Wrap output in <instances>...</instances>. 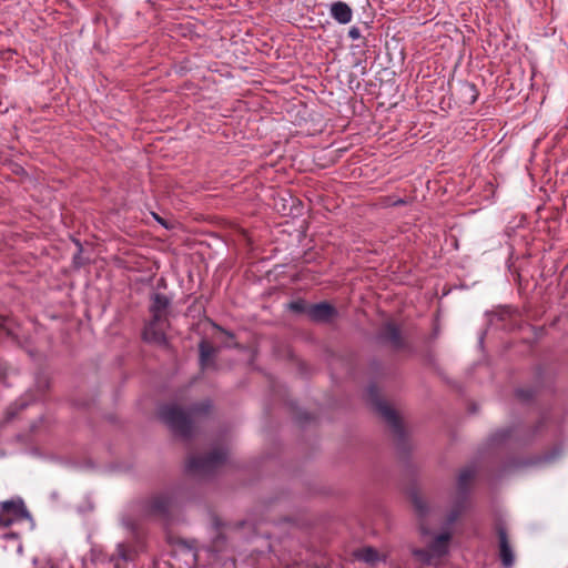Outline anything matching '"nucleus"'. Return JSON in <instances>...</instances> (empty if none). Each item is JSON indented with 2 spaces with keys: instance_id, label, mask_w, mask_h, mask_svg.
<instances>
[{
  "instance_id": "obj_1",
  "label": "nucleus",
  "mask_w": 568,
  "mask_h": 568,
  "mask_svg": "<svg viewBox=\"0 0 568 568\" xmlns=\"http://www.w3.org/2000/svg\"><path fill=\"white\" fill-rule=\"evenodd\" d=\"M476 475L474 466L463 468L457 478V487L452 505L445 516L439 531L432 532L425 521L436 513L423 497L414 495L413 506L420 519L419 530L423 537L429 536L425 548H414L413 556L424 565L438 566L449 555L450 545L455 535V524L467 508V498L471 481Z\"/></svg>"
},
{
  "instance_id": "obj_2",
  "label": "nucleus",
  "mask_w": 568,
  "mask_h": 568,
  "mask_svg": "<svg viewBox=\"0 0 568 568\" xmlns=\"http://www.w3.org/2000/svg\"><path fill=\"white\" fill-rule=\"evenodd\" d=\"M211 408L209 400L191 407L187 412L176 405H164L160 408V418L175 434L183 438H190L193 435L196 423L202 415H205Z\"/></svg>"
},
{
  "instance_id": "obj_3",
  "label": "nucleus",
  "mask_w": 568,
  "mask_h": 568,
  "mask_svg": "<svg viewBox=\"0 0 568 568\" xmlns=\"http://www.w3.org/2000/svg\"><path fill=\"white\" fill-rule=\"evenodd\" d=\"M19 526H26L28 530H32L34 527L33 519L23 500L16 498L0 501V530Z\"/></svg>"
},
{
  "instance_id": "obj_4",
  "label": "nucleus",
  "mask_w": 568,
  "mask_h": 568,
  "mask_svg": "<svg viewBox=\"0 0 568 568\" xmlns=\"http://www.w3.org/2000/svg\"><path fill=\"white\" fill-rule=\"evenodd\" d=\"M227 458V452L223 448H215L207 456H191L186 468L190 473L199 476H210L215 473Z\"/></svg>"
},
{
  "instance_id": "obj_5",
  "label": "nucleus",
  "mask_w": 568,
  "mask_h": 568,
  "mask_svg": "<svg viewBox=\"0 0 568 568\" xmlns=\"http://www.w3.org/2000/svg\"><path fill=\"white\" fill-rule=\"evenodd\" d=\"M135 550L125 542L116 545L115 552L109 557L112 568H126V565L134 559Z\"/></svg>"
},
{
  "instance_id": "obj_6",
  "label": "nucleus",
  "mask_w": 568,
  "mask_h": 568,
  "mask_svg": "<svg viewBox=\"0 0 568 568\" xmlns=\"http://www.w3.org/2000/svg\"><path fill=\"white\" fill-rule=\"evenodd\" d=\"M165 320L156 321L151 320L144 327L143 338L146 342L163 345L166 343L164 333Z\"/></svg>"
},
{
  "instance_id": "obj_7",
  "label": "nucleus",
  "mask_w": 568,
  "mask_h": 568,
  "mask_svg": "<svg viewBox=\"0 0 568 568\" xmlns=\"http://www.w3.org/2000/svg\"><path fill=\"white\" fill-rule=\"evenodd\" d=\"M499 538V557L505 568H511L515 562V555L509 545L506 530L503 527L498 528Z\"/></svg>"
},
{
  "instance_id": "obj_8",
  "label": "nucleus",
  "mask_w": 568,
  "mask_h": 568,
  "mask_svg": "<svg viewBox=\"0 0 568 568\" xmlns=\"http://www.w3.org/2000/svg\"><path fill=\"white\" fill-rule=\"evenodd\" d=\"M329 16L341 24H347L353 19L352 8L344 1H334L328 6Z\"/></svg>"
},
{
  "instance_id": "obj_9",
  "label": "nucleus",
  "mask_w": 568,
  "mask_h": 568,
  "mask_svg": "<svg viewBox=\"0 0 568 568\" xmlns=\"http://www.w3.org/2000/svg\"><path fill=\"white\" fill-rule=\"evenodd\" d=\"M376 410L389 424L395 434H402V425L399 418L392 407H389L386 403L378 400L376 403Z\"/></svg>"
},
{
  "instance_id": "obj_10",
  "label": "nucleus",
  "mask_w": 568,
  "mask_h": 568,
  "mask_svg": "<svg viewBox=\"0 0 568 568\" xmlns=\"http://www.w3.org/2000/svg\"><path fill=\"white\" fill-rule=\"evenodd\" d=\"M170 305V300L160 293L153 294L150 312L152 314V318L156 321H162L166 318V310Z\"/></svg>"
},
{
  "instance_id": "obj_11",
  "label": "nucleus",
  "mask_w": 568,
  "mask_h": 568,
  "mask_svg": "<svg viewBox=\"0 0 568 568\" xmlns=\"http://www.w3.org/2000/svg\"><path fill=\"white\" fill-rule=\"evenodd\" d=\"M335 314V310L328 303H317L310 305L307 308V315L311 320L316 322H326Z\"/></svg>"
},
{
  "instance_id": "obj_12",
  "label": "nucleus",
  "mask_w": 568,
  "mask_h": 568,
  "mask_svg": "<svg viewBox=\"0 0 568 568\" xmlns=\"http://www.w3.org/2000/svg\"><path fill=\"white\" fill-rule=\"evenodd\" d=\"M0 538L3 540V548L7 551H16L18 555L22 552V542L20 541V530H11L1 532Z\"/></svg>"
},
{
  "instance_id": "obj_13",
  "label": "nucleus",
  "mask_w": 568,
  "mask_h": 568,
  "mask_svg": "<svg viewBox=\"0 0 568 568\" xmlns=\"http://www.w3.org/2000/svg\"><path fill=\"white\" fill-rule=\"evenodd\" d=\"M383 339L389 342L394 347L402 346L400 332L394 323H387L381 333Z\"/></svg>"
},
{
  "instance_id": "obj_14",
  "label": "nucleus",
  "mask_w": 568,
  "mask_h": 568,
  "mask_svg": "<svg viewBox=\"0 0 568 568\" xmlns=\"http://www.w3.org/2000/svg\"><path fill=\"white\" fill-rule=\"evenodd\" d=\"M171 506V499L166 495H159L152 498L150 503L151 513L165 514Z\"/></svg>"
},
{
  "instance_id": "obj_15",
  "label": "nucleus",
  "mask_w": 568,
  "mask_h": 568,
  "mask_svg": "<svg viewBox=\"0 0 568 568\" xmlns=\"http://www.w3.org/2000/svg\"><path fill=\"white\" fill-rule=\"evenodd\" d=\"M356 559L367 562L375 564L379 560V555L373 547H364L355 551Z\"/></svg>"
},
{
  "instance_id": "obj_16",
  "label": "nucleus",
  "mask_w": 568,
  "mask_h": 568,
  "mask_svg": "<svg viewBox=\"0 0 568 568\" xmlns=\"http://www.w3.org/2000/svg\"><path fill=\"white\" fill-rule=\"evenodd\" d=\"M222 524L220 521H215V531L216 537L213 539L212 545L205 548L206 551L219 552L222 550V544L224 542V537L221 532Z\"/></svg>"
},
{
  "instance_id": "obj_17",
  "label": "nucleus",
  "mask_w": 568,
  "mask_h": 568,
  "mask_svg": "<svg viewBox=\"0 0 568 568\" xmlns=\"http://www.w3.org/2000/svg\"><path fill=\"white\" fill-rule=\"evenodd\" d=\"M214 354V348L207 344L206 342H202L200 344V361H201V365L202 366H205L207 365L209 361L212 358Z\"/></svg>"
},
{
  "instance_id": "obj_18",
  "label": "nucleus",
  "mask_w": 568,
  "mask_h": 568,
  "mask_svg": "<svg viewBox=\"0 0 568 568\" xmlns=\"http://www.w3.org/2000/svg\"><path fill=\"white\" fill-rule=\"evenodd\" d=\"M290 308L297 313L305 312L307 314L308 306L303 301H295V302L290 303Z\"/></svg>"
},
{
  "instance_id": "obj_19",
  "label": "nucleus",
  "mask_w": 568,
  "mask_h": 568,
  "mask_svg": "<svg viewBox=\"0 0 568 568\" xmlns=\"http://www.w3.org/2000/svg\"><path fill=\"white\" fill-rule=\"evenodd\" d=\"M348 37H349L352 40H358V39L362 37V33H361L359 28H357V27H352V28L348 30Z\"/></svg>"
},
{
  "instance_id": "obj_20",
  "label": "nucleus",
  "mask_w": 568,
  "mask_h": 568,
  "mask_svg": "<svg viewBox=\"0 0 568 568\" xmlns=\"http://www.w3.org/2000/svg\"><path fill=\"white\" fill-rule=\"evenodd\" d=\"M517 396L524 400H527L529 398L532 397V392L531 390H524V389H518L517 390Z\"/></svg>"
},
{
  "instance_id": "obj_21",
  "label": "nucleus",
  "mask_w": 568,
  "mask_h": 568,
  "mask_svg": "<svg viewBox=\"0 0 568 568\" xmlns=\"http://www.w3.org/2000/svg\"><path fill=\"white\" fill-rule=\"evenodd\" d=\"M123 526H125L129 530L133 531L135 529V525L131 520L122 519Z\"/></svg>"
},
{
  "instance_id": "obj_22",
  "label": "nucleus",
  "mask_w": 568,
  "mask_h": 568,
  "mask_svg": "<svg viewBox=\"0 0 568 568\" xmlns=\"http://www.w3.org/2000/svg\"><path fill=\"white\" fill-rule=\"evenodd\" d=\"M500 437H501L503 439H504V438H506V437H508V432H507V430H503V432L500 433Z\"/></svg>"
},
{
  "instance_id": "obj_23",
  "label": "nucleus",
  "mask_w": 568,
  "mask_h": 568,
  "mask_svg": "<svg viewBox=\"0 0 568 568\" xmlns=\"http://www.w3.org/2000/svg\"><path fill=\"white\" fill-rule=\"evenodd\" d=\"M49 568H54V566H53V565H50V567H49Z\"/></svg>"
}]
</instances>
